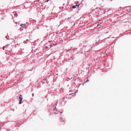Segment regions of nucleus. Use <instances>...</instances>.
<instances>
[{
	"instance_id": "1",
	"label": "nucleus",
	"mask_w": 131,
	"mask_h": 131,
	"mask_svg": "<svg viewBox=\"0 0 131 131\" xmlns=\"http://www.w3.org/2000/svg\"><path fill=\"white\" fill-rule=\"evenodd\" d=\"M22 96L21 95H20L19 97V99H20L19 104H21L22 103V100L23 99V98L22 97Z\"/></svg>"
},
{
	"instance_id": "2",
	"label": "nucleus",
	"mask_w": 131,
	"mask_h": 131,
	"mask_svg": "<svg viewBox=\"0 0 131 131\" xmlns=\"http://www.w3.org/2000/svg\"><path fill=\"white\" fill-rule=\"evenodd\" d=\"M79 5H76L74 6H73V8H76L77 7H79Z\"/></svg>"
},
{
	"instance_id": "4",
	"label": "nucleus",
	"mask_w": 131,
	"mask_h": 131,
	"mask_svg": "<svg viewBox=\"0 0 131 131\" xmlns=\"http://www.w3.org/2000/svg\"><path fill=\"white\" fill-rule=\"evenodd\" d=\"M5 46H4L3 47V50H4V48H5Z\"/></svg>"
},
{
	"instance_id": "5",
	"label": "nucleus",
	"mask_w": 131,
	"mask_h": 131,
	"mask_svg": "<svg viewBox=\"0 0 131 131\" xmlns=\"http://www.w3.org/2000/svg\"><path fill=\"white\" fill-rule=\"evenodd\" d=\"M34 93H32V96H34Z\"/></svg>"
},
{
	"instance_id": "3",
	"label": "nucleus",
	"mask_w": 131,
	"mask_h": 131,
	"mask_svg": "<svg viewBox=\"0 0 131 131\" xmlns=\"http://www.w3.org/2000/svg\"><path fill=\"white\" fill-rule=\"evenodd\" d=\"M24 25V24H21L20 25V26L21 27H23V25Z\"/></svg>"
},
{
	"instance_id": "10",
	"label": "nucleus",
	"mask_w": 131,
	"mask_h": 131,
	"mask_svg": "<svg viewBox=\"0 0 131 131\" xmlns=\"http://www.w3.org/2000/svg\"><path fill=\"white\" fill-rule=\"evenodd\" d=\"M55 108L56 109V108H55V107L54 108V110L55 109Z\"/></svg>"
},
{
	"instance_id": "9",
	"label": "nucleus",
	"mask_w": 131,
	"mask_h": 131,
	"mask_svg": "<svg viewBox=\"0 0 131 131\" xmlns=\"http://www.w3.org/2000/svg\"><path fill=\"white\" fill-rule=\"evenodd\" d=\"M99 25H100L99 24H98L97 25V27Z\"/></svg>"
},
{
	"instance_id": "8",
	"label": "nucleus",
	"mask_w": 131,
	"mask_h": 131,
	"mask_svg": "<svg viewBox=\"0 0 131 131\" xmlns=\"http://www.w3.org/2000/svg\"><path fill=\"white\" fill-rule=\"evenodd\" d=\"M73 94V93H71V94H70V95H72V94Z\"/></svg>"
},
{
	"instance_id": "6",
	"label": "nucleus",
	"mask_w": 131,
	"mask_h": 131,
	"mask_svg": "<svg viewBox=\"0 0 131 131\" xmlns=\"http://www.w3.org/2000/svg\"><path fill=\"white\" fill-rule=\"evenodd\" d=\"M89 80H87L86 81V82H86H87L89 81Z\"/></svg>"
},
{
	"instance_id": "7",
	"label": "nucleus",
	"mask_w": 131,
	"mask_h": 131,
	"mask_svg": "<svg viewBox=\"0 0 131 131\" xmlns=\"http://www.w3.org/2000/svg\"><path fill=\"white\" fill-rule=\"evenodd\" d=\"M54 113L55 114H57L58 113H56V112H54Z\"/></svg>"
}]
</instances>
